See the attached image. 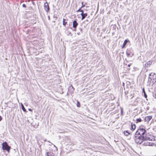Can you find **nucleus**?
<instances>
[{
	"instance_id": "nucleus-1",
	"label": "nucleus",
	"mask_w": 156,
	"mask_h": 156,
	"mask_svg": "<svg viewBox=\"0 0 156 156\" xmlns=\"http://www.w3.org/2000/svg\"><path fill=\"white\" fill-rule=\"evenodd\" d=\"M134 140L136 143L140 144L144 141H154L155 139L154 136L150 135L146 131V133L143 134L142 136H135Z\"/></svg>"
},
{
	"instance_id": "nucleus-2",
	"label": "nucleus",
	"mask_w": 156,
	"mask_h": 156,
	"mask_svg": "<svg viewBox=\"0 0 156 156\" xmlns=\"http://www.w3.org/2000/svg\"><path fill=\"white\" fill-rule=\"evenodd\" d=\"M156 82V74L155 73H151L149 74L148 83L150 85L152 83L154 84Z\"/></svg>"
},
{
	"instance_id": "nucleus-3",
	"label": "nucleus",
	"mask_w": 156,
	"mask_h": 156,
	"mask_svg": "<svg viewBox=\"0 0 156 156\" xmlns=\"http://www.w3.org/2000/svg\"><path fill=\"white\" fill-rule=\"evenodd\" d=\"M147 131L145 129V128H144V126L142 125L140 126L136 132L135 133V136H142L143 134H144L146 133Z\"/></svg>"
},
{
	"instance_id": "nucleus-4",
	"label": "nucleus",
	"mask_w": 156,
	"mask_h": 156,
	"mask_svg": "<svg viewBox=\"0 0 156 156\" xmlns=\"http://www.w3.org/2000/svg\"><path fill=\"white\" fill-rule=\"evenodd\" d=\"M2 149L4 151H6L8 153L10 152L11 147L8 145L7 142H4L2 144Z\"/></svg>"
},
{
	"instance_id": "nucleus-5",
	"label": "nucleus",
	"mask_w": 156,
	"mask_h": 156,
	"mask_svg": "<svg viewBox=\"0 0 156 156\" xmlns=\"http://www.w3.org/2000/svg\"><path fill=\"white\" fill-rule=\"evenodd\" d=\"M126 54L128 57H132L133 55L132 48L128 49L126 51Z\"/></svg>"
},
{
	"instance_id": "nucleus-6",
	"label": "nucleus",
	"mask_w": 156,
	"mask_h": 156,
	"mask_svg": "<svg viewBox=\"0 0 156 156\" xmlns=\"http://www.w3.org/2000/svg\"><path fill=\"white\" fill-rule=\"evenodd\" d=\"M44 7L45 10L47 12H48L50 11V8L49 5L47 2L44 3Z\"/></svg>"
},
{
	"instance_id": "nucleus-7",
	"label": "nucleus",
	"mask_w": 156,
	"mask_h": 156,
	"mask_svg": "<svg viewBox=\"0 0 156 156\" xmlns=\"http://www.w3.org/2000/svg\"><path fill=\"white\" fill-rule=\"evenodd\" d=\"M68 90L71 94H73L74 91V88L73 87L72 85H71L68 88Z\"/></svg>"
},
{
	"instance_id": "nucleus-8",
	"label": "nucleus",
	"mask_w": 156,
	"mask_h": 156,
	"mask_svg": "<svg viewBox=\"0 0 156 156\" xmlns=\"http://www.w3.org/2000/svg\"><path fill=\"white\" fill-rule=\"evenodd\" d=\"M78 25V23L77 22L76 20H74L73 22V28H76Z\"/></svg>"
},
{
	"instance_id": "nucleus-9",
	"label": "nucleus",
	"mask_w": 156,
	"mask_h": 156,
	"mask_svg": "<svg viewBox=\"0 0 156 156\" xmlns=\"http://www.w3.org/2000/svg\"><path fill=\"white\" fill-rule=\"evenodd\" d=\"M152 118L151 116H148L146 117L145 118V121L148 122L150 121Z\"/></svg>"
},
{
	"instance_id": "nucleus-10",
	"label": "nucleus",
	"mask_w": 156,
	"mask_h": 156,
	"mask_svg": "<svg viewBox=\"0 0 156 156\" xmlns=\"http://www.w3.org/2000/svg\"><path fill=\"white\" fill-rule=\"evenodd\" d=\"M80 15L82 16L81 20H83L87 16V13H81L80 14Z\"/></svg>"
},
{
	"instance_id": "nucleus-11",
	"label": "nucleus",
	"mask_w": 156,
	"mask_h": 156,
	"mask_svg": "<svg viewBox=\"0 0 156 156\" xmlns=\"http://www.w3.org/2000/svg\"><path fill=\"white\" fill-rule=\"evenodd\" d=\"M129 42V41L128 40L126 39L124 41L123 43V44L122 46V48H124L125 47V46H126V45L127 43L128 42Z\"/></svg>"
},
{
	"instance_id": "nucleus-12",
	"label": "nucleus",
	"mask_w": 156,
	"mask_h": 156,
	"mask_svg": "<svg viewBox=\"0 0 156 156\" xmlns=\"http://www.w3.org/2000/svg\"><path fill=\"white\" fill-rule=\"evenodd\" d=\"M136 128V126L135 124H133L132 123L131 124V129L132 131H133Z\"/></svg>"
},
{
	"instance_id": "nucleus-13",
	"label": "nucleus",
	"mask_w": 156,
	"mask_h": 156,
	"mask_svg": "<svg viewBox=\"0 0 156 156\" xmlns=\"http://www.w3.org/2000/svg\"><path fill=\"white\" fill-rule=\"evenodd\" d=\"M47 156H53V154L51 152H47L46 153Z\"/></svg>"
},
{
	"instance_id": "nucleus-14",
	"label": "nucleus",
	"mask_w": 156,
	"mask_h": 156,
	"mask_svg": "<svg viewBox=\"0 0 156 156\" xmlns=\"http://www.w3.org/2000/svg\"><path fill=\"white\" fill-rule=\"evenodd\" d=\"M66 20L64 18H63L62 21V24L64 27H66V24L67 23V22L66 21Z\"/></svg>"
},
{
	"instance_id": "nucleus-15",
	"label": "nucleus",
	"mask_w": 156,
	"mask_h": 156,
	"mask_svg": "<svg viewBox=\"0 0 156 156\" xmlns=\"http://www.w3.org/2000/svg\"><path fill=\"white\" fill-rule=\"evenodd\" d=\"M142 93L144 94L145 98H147V95L145 92L144 88L142 89Z\"/></svg>"
},
{
	"instance_id": "nucleus-16",
	"label": "nucleus",
	"mask_w": 156,
	"mask_h": 156,
	"mask_svg": "<svg viewBox=\"0 0 156 156\" xmlns=\"http://www.w3.org/2000/svg\"><path fill=\"white\" fill-rule=\"evenodd\" d=\"M120 109H121L120 115L122 116L124 115L123 109V108L122 107H120Z\"/></svg>"
},
{
	"instance_id": "nucleus-17",
	"label": "nucleus",
	"mask_w": 156,
	"mask_h": 156,
	"mask_svg": "<svg viewBox=\"0 0 156 156\" xmlns=\"http://www.w3.org/2000/svg\"><path fill=\"white\" fill-rule=\"evenodd\" d=\"M21 106L22 109L23 110V111L24 112H26V110L24 106H23V105L22 104H21Z\"/></svg>"
},
{
	"instance_id": "nucleus-18",
	"label": "nucleus",
	"mask_w": 156,
	"mask_h": 156,
	"mask_svg": "<svg viewBox=\"0 0 156 156\" xmlns=\"http://www.w3.org/2000/svg\"><path fill=\"white\" fill-rule=\"evenodd\" d=\"M124 134L125 135L127 136L130 134V133L128 132L127 130L124 131Z\"/></svg>"
},
{
	"instance_id": "nucleus-19",
	"label": "nucleus",
	"mask_w": 156,
	"mask_h": 156,
	"mask_svg": "<svg viewBox=\"0 0 156 156\" xmlns=\"http://www.w3.org/2000/svg\"><path fill=\"white\" fill-rule=\"evenodd\" d=\"M141 121H142V120L141 118H138L136 119V123H137L138 122H141Z\"/></svg>"
},
{
	"instance_id": "nucleus-20",
	"label": "nucleus",
	"mask_w": 156,
	"mask_h": 156,
	"mask_svg": "<svg viewBox=\"0 0 156 156\" xmlns=\"http://www.w3.org/2000/svg\"><path fill=\"white\" fill-rule=\"evenodd\" d=\"M151 143H150V142H147V143H144V145H145V146H147V145L152 146V144H150Z\"/></svg>"
},
{
	"instance_id": "nucleus-21",
	"label": "nucleus",
	"mask_w": 156,
	"mask_h": 156,
	"mask_svg": "<svg viewBox=\"0 0 156 156\" xmlns=\"http://www.w3.org/2000/svg\"><path fill=\"white\" fill-rule=\"evenodd\" d=\"M80 103L79 101H77V106L78 107H80Z\"/></svg>"
},
{
	"instance_id": "nucleus-22",
	"label": "nucleus",
	"mask_w": 156,
	"mask_h": 156,
	"mask_svg": "<svg viewBox=\"0 0 156 156\" xmlns=\"http://www.w3.org/2000/svg\"><path fill=\"white\" fill-rule=\"evenodd\" d=\"M67 34L68 36H69V35H70L71 36H72V33H71V32H69V31H68L67 32Z\"/></svg>"
},
{
	"instance_id": "nucleus-23",
	"label": "nucleus",
	"mask_w": 156,
	"mask_h": 156,
	"mask_svg": "<svg viewBox=\"0 0 156 156\" xmlns=\"http://www.w3.org/2000/svg\"><path fill=\"white\" fill-rule=\"evenodd\" d=\"M82 5L81 6V7H80V8L81 9L85 6V5H83V2H82Z\"/></svg>"
},
{
	"instance_id": "nucleus-24",
	"label": "nucleus",
	"mask_w": 156,
	"mask_h": 156,
	"mask_svg": "<svg viewBox=\"0 0 156 156\" xmlns=\"http://www.w3.org/2000/svg\"><path fill=\"white\" fill-rule=\"evenodd\" d=\"M22 6L23 7L25 8H26V5L24 4H23L22 5Z\"/></svg>"
},
{
	"instance_id": "nucleus-25",
	"label": "nucleus",
	"mask_w": 156,
	"mask_h": 156,
	"mask_svg": "<svg viewBox=\"0 0 156 156\" xmlns=\"http://www.w3.org/2000/svg\"><path fill=\"white\" fill-rule=\"evenodd\" d=\"M81 9L80 8L77 11H76V12H80V10H81Z\"/></svg>"
},
{
	"instance_id": "nucleus-26",
	"label": "nucleus",
	"mask_w": 156,
	"mask_h": 156,
	"mask_svg": "<svg viewBox=\"0 0 156 156\" xmlns=\"http://www.w3.org/2000/svg\"><path fill=\"white\" fill-rule=\"evenodd\" d=\"M80 12H81V13H84V11L83 10H82V9H81L80 10Z\"/></svg>"
},
{
	"instance_id": "nucleus-27",
	"label": "nucleus",
	"mask_w": 156,
	"mask_h": 156,
	"mask_svg": "<svg viewBox=\"0 0 156 156\" xmlns=\"http://www.w3.org/2000/svg\"><path fill=\"white\" fill-rule=\"evenodd\" d=\"M2 120V118L1 116H0V121Z\"/></svg>"
},
{
	"instance_id": "nucleus-28",
	"label": "nucleus",
	"mask_w": 156,
	"mask_h": 156,
	"mask_svg": "<svg viewBox=\"0 0 156 156\" xmlns=\"http://www.w3.org/2000/svg\"><path fill=\"white\" fill-rule=\"evenodd\" d=\"M154 98H156V92L155 93V94H154Z\"/></svg>"
},
{
	"instance_id": "nucleus-29",
	"label": "nucleus",
	"mask_w": 156,
	"mask_h": 156,
	"mask_svg": "<svg viewBox=\"0 0 156 156\" xmlns=\"http://www.w3.org/2000/svg\"><path fill=\"white\" fill-rule=\"evenodd\" d=\"M79 29H80V31L81 32V33H82V28H80Z\"/></svg>"
},
{
	"instance_id": "nucleus-30",
	"label": "nucleus",
	"mask_w": 156,
	"mask_h": 156,
	"mask_svg": "<svg viewBox=\"0 0 156 156\" xmlns=\"http://www.w3.org/2000/svg\"><path fill=\"white\" fill-rule=\"evenodd\" d=\"M131 64L130 63L129 64H128V66L129 67H130V66L131 65Z\"/></svg>"
},
{
	"instance_id": "nucleus-31",
	"label": "nucleus",
	"mask_w": 156,
	"mask_h": 156,
	"mask_svg": "<svg viewBox=\"0 0 156 156\" xmlns=\"http://www.w3.org/2000/svg\"><path fill=\"white\" fill-rule=\"evenodd\" d=\"M48 20H50V16H48Z\"/></svg>"
},
{
	"instance_id": "nucleus-32",
	"label": "nucleus",
	"mask_w": 156,
	"mask_h": 156,
	"mask_svg": "<svg viewBox=\"0 0 156 156\" xmlns=\"http://www.w3.org/2000/svg\"><path fill=\"white\" fill-rule=\"evenodd\" d=\"M28 110L30 111H32V110L31 108H29L28 109Z\"/></svg>"
},
{
	"instance_id": "nucleus-33",
	"label": "nucleus",
	"mask_w": 156,
	"mask_h": 156,
	"mask_svg": "<svg viewBox=\"0 0 156 156\" xmlns=\"http://www.w3.org/2000/svg\"><path fill=\"white\" fill-rule=\"evenodd\" d=\"M76 28H74V29L73 30V31H76Z\"/></svg>"
},
{
	"instance_id": "nucleus-34",
	"label": "nucleus",
	"mask_w": 156,
	"mask_h": 156,
	"mask_svg": "<svg viewBox=\"0 0 156 156\" xmlns=\"http://www.w3.org/2000/svg\"><path fill=\"white\" fill-rule=\"evenodd\" d=\"M77 34L78 35H80V32L77 33Z\"/></svg>"
},
{
	"instance_id": "nucleus-35",
	"label": "nucleus",
	"mask_w": 156,
	"mask_h": 156,
	"mask_svg": "<svg viewBox=\"0 0 156 156\" xmlns=\"http://www.w3.org/2000/svg\"><path fill=\"white\" fill-rule=\"evenodd\" d=\"M124 84H125L123 82V83H122V85L124 86Z\"/></svg>"
},
{
	"instance_id": "nucleus-36",
	"label": "nucleus",
	"mask_w": 156,
	"mask_h": 156,
	"mask_svg": "<svg viewBox=\"0 0 156 156\" xmlns=\"http://www.w3.org/2000/svg\"><path fill=\"white\" fill-rule=\"evenodd\" d=\"M44 141L45 142V141H47V140H44Z\"/></svg>"
},
{
	"instance_id": "nucleus-37",
	"label": "nucleus",
	"mask_w": 156,
	"mask_h": 156,
	"mask_svg": "<svg viewBox=\"0 0 156 156\" xmlns=\"http://www.w3.org/2000/svg\"><path fill=\"white\" fill-rule=\"evenodd\" d=\"M53 17H54V18H55V15H54L53 16Z\"/></svg>"
},
{
	"instance_id": "nucleus-38",
	"label": "nucleus",
	"mask_w": 156,
	"mask_h": 156,
	"mask_svg": "<svg viewBox=\"0 0 156 156\" xmlns=\"http://www.w3.org/2000/svg\"><path fill=\"white\" fill-rule=\"evenodd\" d=\"M53 22H54V23H55V21H53Z\"/></svg>"
},
{
	"instance_id": "nucleus-39",
	"label": "nucleus",
	"mask_w": 156,
	"mask_h": 156,
	"mask_svg": "<svg viewBox=\"0 0 156 156\" xmlns=\"http://www.w3.org/2000/svg\"><path fill=\"white\" fill-rule=\"evenodd\" d=\"M149 62V63H148V64H150V62Z\"/></svg>"
},
{
	"instance_id": "nucleus-40",
	"label": "nucleus",
	"mask_w": 156,
	"mask_h": 156,
	"mask_svg": "<svg viewBox=\"0 0 156 156\" xmlns=\"http://www.w3.org/2000/svg\"><path fill=\"white\" fill-rule=\"evenodd\" d=\"M86 21H88V20H86Z\"/></svg>"
}]
</instances>
